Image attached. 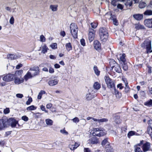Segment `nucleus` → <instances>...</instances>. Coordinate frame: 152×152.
Wrapping results in <instances>:
<instances>
[{"label": "nucleus", "instance_id": "f257e3e1", "mask_svg": "<svg viewBox=\"0 0 152 152\" xmlns=\"http://www.w3.org/2000/svg\"><path fill=\"white\" fill-rule=\"evenodd\" d=\"M106 131L103 128H95L93 129L92 134L94 136L101 137L106 135Z\"/></svg>", "mask_w": 152, "mask_h": 152}, {"label": "nucleus", "instance_id": "f03ea898", "mask_svg": "<svg viewBox=\"0 0 152 152\" xmlns=\"http://www.w3.org/2000/svg\"><path fill=\"white\" fill-rule=\"evenodd\" d=\"M99 36L102 41L105 42L108 37V32L107 30L104 28H101L99 30Z\"/></svg>", "mask_w": 152, "mask_h": 152}, {"label": "nucleus", "instance_id": "7ed1b4c3", "mask_svg": "<svg viewBox=\"0 0 152 152\" xmlns=\"http://www.w3.org/2000/svg\"><path fill=\"white\" fill-rule=\"evenodd\" d=\"M144 141L142 140L140 141V143L137 144L138 146L142 145V148L144 152H146L149 151L151 148V144L148 142H146L144 143Z\"/></svg>", "mask_w": 152, "mask_h": 152}, {"label": "nucleus", "instance_id": "20e7f679", "mask_svg": "<svg viewBox=\"0 0 152 152\" xmlns=\"http://www.w3.org/2000/svg\"><path fill=\"white\" fill-rule=\"evenodd\" d=\"M70 32L73 37L74 39L77 38L78 27L75 23H72L70 24Z\"/></svg>", "mask_w": 152, "mask_h": 152}, {"label": "nucleus", "instance_id": "39448f33", "mask_svg": "<svg viewBox=\"0 0 152 152\" xmlns=\"http://www.w3.org/2000/svg\"><path fill=\"white\" fill-rule=\"evenodd\" d=\"M30 70L31 72L28 71L24 77V79L26 80L35 75H38L39 73L38 70H34L31 69H30Z\"/></svg>", "mask_w": 152, "mask_h": 152}, {"label": "nucleus", "instance_id": "423d86ee", "mask_svg": "<svg viewBox=\"0 0 152 152\" xmlns=\"http://www.w3.org/2000/svg\"><path fill=\"white\" fill-rule=\"evenodd\" d=\"M104 79L107 87L109 88H112L114 84L112 80L107 76L104 77Z\"/></svg>", "mask_w": 152, "mask_h": 152}, {"label": "nucleus", "instance_id": "0eeeda50", "mask_svg": "<svg viewBox=\"0 0 152 152\" xmlns=\"http://www.w3.org/2000/svg\"><path fill=\"white\" fill-rule=\"evenodd\" d=\"M142 46L145 47L148 53L151 52V42L150 40L145 41L142 45Z\"/></svg>", "mask_w": 152, "mask_h": 152}, {"label": "nucleus", "instance_id": "6e6552de", "mask_svg": "<svg viewBox=\"0 0 152 152\" xmlns=\"http://www.w3.org/2000/svg\"><path fill=\"white\" fill-rule=\"evenodd\" d=\"M94 92L91 89H88L86 96V99L88 101L91 100L95 97L94 95Z\"/></svg>", "mask_w": 152, "mask_h": 152}, {"label": "nucleus", "instance_id": "1a4fd4ad", "mask_svg": "<svg viewBox=\"0 0 152 152\" xmlns=\"http://www.w3.org/2000/svg\"><path fill=\"white\" fill-rule=\"evenodd\" d=\"M14 75L13 74H8L5 76L3 78V80L7 82L12 81L14 80Z\"/></svg>", "mask_w": 152, "mask_h": 152}, {"label": "nucleus", "instance_id": "9d476101", "mask_svg": "<svg viewBox=\"0 0 152 152\" xmlns=\"http://www.w3.org/2000/svg\"><path fill=\"white\" fill-rule=\"evenodd\" d=\"M58 81L59 80L58 78L54 77L50 80L48 82V83L50 86H54L58 83Z\"/></svg>", "mask_w": 152, "mask_h": 152}, {"label": "nucleus", "instance_id": "9b49d317", "mask_svg": "<svg viewBox=\"0 0 152 152\" xmlns=\"http://www.w3.org/2000/svg\"><path fill=\"white\" fill-rule=\"evenodd\" d=\"M107 15H109L110 16V19L113 21V23L114 25H118V21L116 19L115 16L114 15L113 16L110 12H108L105 15L106 16Z\"/></svg>", "mask_w": 152, "mask_h": 152}, {"label": "nucleus", "instance_id": "f8f14e48", "mask_svg": "<svg viewBox=\"0 0 152 152\" xmlns=\"http://www.w3.org/2000/svg\"><path fill=\"white\" fill-rule=\"evenodd\" d=\"M8 122L12 128L15 127L17 124H18V121L13 118H9L8 120Z\"/></svg>", "mask_w": 152, "mask_h": 152}, {"label": "nucleus", "instance_id": "ddd939ff", "mask_svg": "<svg viewBox=\"0 0 152 152\" xmlns=\"http://www.w3.org/2000/svg\"><path fill=\"white\" fill-rule=\"evenodd\" d=\"M149 126L147 130L148 133L150 136L152 140V120H150L148 123Z\"/></svg>", "mask_w": 152, "mask_h": 152}, {"label": "nucleus", "instance_id": "4468645a", "mask_svg": "<svg viewBox=\"0 0 152 152\" xmlns=\"http://www.w3.org/2000/svg\"><path fill=\"white\" fill-rule=\"evenodd\" d=\"M144 23L146 26L149 28H152V19H145Z\"/></svg>", "mask_w": 152, "mask_h": 152}, {"label": "nucleus", "instance_id": "2eb2a0df", "mask_svg": "<svg viewBox=\"0 0 152 152\" xmlns=\"http://www.w3.org/2000/svg\"><path fill=\"white\" fill-rule=\"evenodd\" d=\"M21 57V55L19 54L15 55L13 54H9L7 55V58L10 60L16 59Z\"/></svg>", "mask_w": 152, "mask_h": 152}, {"label": "nucleus", "instance_id": "dca6fc26", "mask_svg": "<svg viewBox=\"0 0 152 152\" xmlns=\"http://www.w3.org/2000/svg\"><path fill=\"white\" fill-rule=\"evenodd\" d=\"M95 31L93 29H91L89 32L88 38L90 42L92 41L94 39Z\"/></svg>", "mask_w": 152, "mask_h": 152}, {"label": "nucleus", "instance_id": "f3484780", "mask_svg": "<svg viewBox=\"0 0 152 152\" xmlns=\"http://www.w3.org/2000/svg\"><path fill=\"white\" fill-rule=\"evenodd\" d=\"M6 123V121L3 120H0V131L2 130L4 128L7 127Z\"/></svg>", "mask_w": 152, "mask_h": 152}, {"label": "nucleus", "instance_id": "a211bd4d", "mask_svg": "<svg viewBox=\"0 0 152 152\" xmlns=\"http://www.w3.org/2000/svg\"><path fill=\"white\" fill-rule=\"evenodd\" d=\"M134 18L137 20H140L143 18V15L142 14H137L133 15Z\"/></svg>", "mask_w": 152, "mask_h": 152}, {"label": "nucleus", "instance_id": "6ab92c4d", "mask_svg": "<svg viewBox=\"0 0 152 152\" xmlns=\"http://www.w3.org/2000/svg\"><path fill=\"white\" fill-rule=\"evenodd\" d=\"M20 77H14L15 83L16 84H19L23 82L24 80L23 78H20Z\"/></svg>", "mask_w": 152, "mask_h": 152}, {"label": "nucleus", "instance_id": "aec40b11", "mask_svg": "<svg viewBox=\"0 0 152 152\" xmlns=\"http://www.w3.org/2000/svg\"><path fill=\"white\" fill-rule=\"evenodd\" d=\"M113 69L116 72L120 73L121 72V69L119 65L115 64V65L112 67Z\"/></svg>", "mask_w": 152, "mask_h": 152}, {"label": "nucleus", "instance_id": "412c9836", "mask_svg": "<svg viewBox=\"0 0 152 152\" xmlns=\"http://www.w3.org/2000/svg\"><path fill=\"white\" fill-rule=\"evenodd\" d=\"M125 56L126 55L124 53L122 54H120L117 55V58H119L120 60L123 63H124L126 61V60L125 58Z\"/></svg>", "mask_w": 152, "mask_h": 152}, {"label": "nucleus", "instance_id": "4be33fe9", "mask_svg": "<svg viewBox=\"0 0 152 152\" xmlns=\"http://www.w3.org/2000/svg\"><path fill=\"white\" fill-rule=\"evenodd\" d=\"M93 121L100 124L102 123L107 122L108 120L107 118H103L100 119H94Z\"/></svg>", "mask_w": 152, "mask_h": 152}, {"label": "nucleus", "instance_id": "5701e85b", "mask_svg": "<svg viewBox=\"0 0 152 152\" xmlns=\"http://www.w3.org/2000/svg\"><path fill=\"white\" fill-rule=\"evenodd\" d=\"M94 46L96 50H98L100 49L101 44L98 41H95L94 42Z\"/></svg>", "mask_w": 152, "mask_h": 152}, {"label": "nucleus", "instance_id": "b1692460", "mask_svg": "<svg viewBox=\"0 0 152 152\" xmlns=\"http://www.w3.org/2000/svg\"><path fill=\"white\" fill-rule=\"evenodd\" d=\"M23 71L22 70H19L16 71L14 74V77H20L23 73Z\"/></svg>", "mask_w": 152, "mask_h": 152}, {"label": "nucleus", "instance_id": "393cba45", "mask_svg": "<svg viewBox=\"0 0 152 152\" xmlns=\"http://www.w3.org/2000/svg\"><path fill=\"white\" fill-rule=\"evenodd\" d=\"M42 50L41 52L43 53H47V51L48 50V47L45 44H44L42 46Z\"/></svg>", "mask_w": 152, "mask_h": 152}, {"label": "nucleus", "instance_id": "a878e982", "mask_svg": "<svg viewBox=\"0 0 152 152\" xmlns=\"http://www.w3.org/2000/svg\"><path fill=\"white\" fill-rule=\"evenodd\" d=\"M105 149L107 152H113V148L110 146V144L106 145L105 146Z\"/></svg>", "mask_w": 152, "mask_h": 152}, {"label": "nucleus", "instance_id": "bb28decb", "mask_svg": "<svg viewBox=\"0 0 152 152\" xmlns=\"http://www.w3.org/2000/svg\"><path fill=\"white\" fill-rule=\"evenodd\" d=\"M134 135L139 136L140 134L134 131H131L129 132L127 134V136L128 137L130 138L131 136Z\"/></svg>", "mask_w": 152, "mask_h": 152}, {"label": "nucleus", "instance_id": "cd10ccee", "mask_svg": "<svg viewBox=\"0 0 152 152\" xmlns=\"http://www.w3.org/2000/svg\"><path fill=\"white\" fill-rule=\"evenodd\" d=\"M94 88L96 90H99L101 87L100 84L98 82H95L93 86Z\"/></svg>", "mask_w": 152, "mask_h": 152}, {"label": "nucleus", "instance_id": "c85d7f7f", "mask_svg": "<svg viewBox=\"0 0 152 152\" xmlns=\"http://www.w3.org/2000/svg\"><path fill=\"white\" fill-rule=\"evenodd\" d=\"M66 48V50L69 51L72 50V45L70 43H66L65 45Z\"/></svg>", "mask_w": 152, "mask_h": 152}, {"label": "nucleus", "instance_id": "c756f323", "mask_svg": "<svg viewBox=\"0 0 152 152\" xmlns=\"http://www.w3.org/2000/svg\"><path fill=\"white\" fill-rule=\"evenodd\" d=\"M93 69L95 74L97 76H99L100 75V71L99 70L97 66H94Z\"/></svg>", "mask_w": 152, "mask_h": 152}, {"label": "nucleus", "instance_id": "7c9ffc66", "mask_svg": "<svg viewBox=\"0 0 152 152\" xmlns=\"http://www.w3.org/2000/svg\"><path fill=\"white\" fill-rule=\"evenodd\" d=\"M144 104L147 107H151L152 106V100L150 99L145 102L144 103Z\"/></svg>", "mask_w": 152, "mask_h": 152}, {"label": "nucleus", "instance_id": "2f4dec72", "mask_svg": "<svg viewBox=\"0 0 152 152\" xmlns=\"http://www.w3.org/2000/svg\"><path fill=\"white\" fill-rule=\"evenodd\" d=\"M46 124L48 126H52L53 124V121L50 119H47L45 121Z\"/></svg>", "mask_w": 152, "mask_h": 152}, {"label": "nucleus", "instance_id": "473e14b6", "mask_svg": "<svg viewBox=\"0 0 152 152\" xmlns=\"http://www.w3.org/2000/svg\"><path fill=\"white\" fill-rule=\"evenodd\" d=\"M58 6L57 5H51L50 6V9L52 11H56L57 10Z\"/></svg>", "mask_w": 152, "mask_h": 152}, {"label": "nucleus", "instance_id": "72a5a7b5", "mask_svg": "<svg viewBox=\"0 0 152 152\" xmlns=\"http://www.w3.org/2000/svg\"><path fill=\"white\" fill-rule=\"evenodd\" d=\"M108 144H110L108 142V138H105L103 140L101 143V144L102 146H104L105 145H107Z\"/></svg>", "mask_w": 152, "mask_h": 152}, {"label": "nucleus", "instance_id": "f704fd0d", "mask_svg": "<svg viewBox=\"0 0 152 152\" xmlns=\"http://www.w3.org/2000/svg\"><path fill=\"white\" fill-rule=\"evenodd\" d=\"M45 94V91L41 90L39 93L37 99H40L42 98V95Z\"/></svg>", "mask_w": 152, "mask_h": 152}, {"label": "nucleus", "instance_id": "c9c22d12", "mask_svg": "<svg viewBox=\"0 0 152 152\" xmlns=\"http://www.w3.org/2000/svg\"><path fill=\"white\" fill-rule=\"evenodd\" d=\"M98 142V140L96 137H94L92 138L91 140V143L92 144H96Z\"/></svg>", "mask_w": 152, "mask_h": 152}, {"label": "nucleus", "instance_id": "e433bc0d", "mask_svg": "<svg viewBox=\"0 0 152 152\" xmlns=\"http://www.w3.org/2000/svg\"><path fill=\"white\" fill-rule=\"evenodd\" d=\"M37 107L34 106V105H31L28 107L26 108V110L28 111L33 110H36Z\"/></svg>", "mask_w": 152, "mask_h": 152}, {"label": "nucleus", "instance_id": "4c0bfd02", "mask_svg": "<svg viewBox=\"0 0 152 152\" xmlns=\"http://www.w3.org/2000/svg\"><path fill=\"white\" fill-rule=\"evenodd\" d=\"M144 14L146 15H152V10H147L144 13Z\"/></svg>", "mask_w": 152, "mask_h": 152}, {"label": "nucleus", "instance_id": "58836bf2", "mask_svg": "<svg viewBox=\"0 0 152 152\" xmlns=\"http://www.w3.org/2000/svg\"><path fill=\"white\" fill-rule=\"evenodd\" d=\"M146 5L147 4L145 2H141L139 4V7L140 8L142 9L145 7Z\"/></svg>", "mask_w": 152, "mask_h": 152}, {"label": "nucleus", "instance_id": "ea45409f", "mask_svg": "<svg viewBox=\"0 0 152 152\" xmlns=\"http://www.w3.org/2000/svg\"><path fill=\"white\" fill-rule=\"evenodd\" d=\"M137 144L135 146V149H134V152H143V151H142L141 148L140 147H137Z\"/></svg>", "mask_w": 152, "mask_h": 152}, {"label": "nucleus", "instance_id": "a19ab883", "mask_svg": "<svg viewBox=\"0 0 152 152\" xmlns=\"http://www.w3.org/2000/svg\"><path fill=\"white\" fill-rule=\"evenodd\" d=\"M115 94L116 97L117 98H120L121 96V94L119 93L118 91L115 89Z\"/></svg>", "mask_w": 152, "mask_h": 152}, {"label": "nucleus", "instance_id": "79ce46f5", "mask_svg": "<svg viewBox=\"0 0 152 152\" xmlns=\"http://www.w3.org/2000/svg\"><path fill=\"white\" fill-rule=\"evenodd\" d=\"M50 47L53 49H55L57 48V45L56 43H53L50 45Z\"/></svg>", "mask_w": 152, "mask_h": 152}, {"label": "nucleus", "instance_id": "37998d69", "mask_svg": "<svg viewBox=\"0 0 152 152\" xmlns=\"http://www.w3.org/2000/svg\"><path fill=\"white\" fill-rule=\"evenodd\" d=\"M125 5L127 6H131L132 5V1L130 0H127V1L125 3Z\"/></svg>", "mask_w": 152, "mask_h": 152}, {"label": "nucleus", "instance_id": "c03bdc74", "mask_svg": "<svg viewBox=\"0 0 152 152\" xmlns=\"http://www.w3.org/2000/svg\"><path fill=\"white\" fill-rule=\"evenodd\" d=\"M40 40L42 42H45L46 41V39L43 35H42L40 36Z\"/></svg>", "mask_w": 152, "mask_h": 152}, {"label": "nucleus", "instance_id": "a18cd8bd", "mask_svg": "<svg viewBox=\"0 0 152 152\" xmlns=\"http://www.w3.org/2000/svg\"><path fill=\"white\" fill-rule=\"evenodd\" d=\"M118 0H113L111 1V4L114 6H115L118 5Z\"/></svg>", "mask_w": 152, "mask_h": 152}, {"label": "nucleus", "instance_id": "49530a36", "mask_svg": "<svg viewBox=\"0 0 152 152\" xmlns=\"http://www.w3.org/2000/svg\"><path fill=\"white\" fill-rule=\"evenodd\" d=\"M124 64L123 65V68L125 71H126L128 69V66L126 63L124 62L123 63Z\"/></svg>", "mask_w": 152, "mask_h": 152}, {"label": "nucleus", "instance_id": "de8ad7c7", "mask_svg": "<svg viewBox=\"0 0 152 152\" xmlns=\"http://www.w3.org/2000/svg\"><path fill=\"white\" fill-rule=\"evenodd\" d=\"M135 28L137 29H140L144 28V26L142 25L139 24L137 25V26H136Z\"/></svg>", "mask_w": 152, "mask_h": 152}, {"label": "nucleus", "instance_id": "09e8293b", "mask_svg": "<svg viewBox=\"0 0 152 152\" xmlns=\"http://www.w3.org/2000/svg\"><path fill=\"white\" fill-rule=\"evenodd\" d=\"M32 101V99L31 97H29L28 100L26 102V104L29 105L31 103Z\"/></svg>", "mask_w": 152, "mask_h": 152}, {"label": "nucleus", "instance_id": "8fccbe9b", "mask_svg": "<svg viewBox=\"0 0 152 152\" xmlns=\"http://www.w3.org/2000/svg\"><path fill=\"white\" fill-rule=\"evenodd\" d=\"M10 112V110L8 108H6L4 110V113L5 114L9 113Z\"/></svg>", "mask_w": 152, "mask_h": 152}, {"label": "nucleus", "instance_id": "3c124183", "mask_svg": "<svg viewBox=\"0 0 152 152\" xmlns=\"http://www.w3.org/2000/svg\"><path fill=\"white\" fill-rule=\"evenodd\" d=\"M72 120L73 122L75 123H78L79 121V119L77 117H75L74 118L72 119Z\"/></svg>", "mask_w": 152, "mask_h": 152}, {"label": "nucleus", "instance_id": "603ef678", "mask_svg": "<svg viewBox=\"0 0 152 152\" xmlns=\"http://www.w3.org/2000/svg\"><path fill=\"white\" fill-rule=\"evenodd\" d=\"M74 145L69 144V147L70 149L72 150H74L76 149L75 147V146Z\"/></svg>", "mask_w": 152, "mask_h": 152}, {"label": "nucleus", "instance_id": "864d4df0", "mask_svg": "<svg viewBox=\"0 0 152 152\" xmlns=\"http://www.w3.org/2000/svg\"><path fill=\"white\" fill-rule=\"evenodd\" d=\"M91 26L92 28H95L97 27V24L96 23L93 22L91 23Z\"/></svg>", "mask_w": 152, "mask_h": 152}, {"label": "nucleus", "instance_id": "5fc2aeb1", "mask_svg": "<svg viewBox=\"0 0 152 152\" xmlns=\"http://www.w3.org/2000/svg\"><path fill=\"white\" fill-rule=\"evenodd\" d=\"M80 42L81 45L84 46L85 45L86 43L84 39H82L80 40Z\"/></svg>", "mask_w": 152, "mask_h": 152}, {"label": "nucleus", "instance_id": "6e6d98bb", "mask_svg": "<svg viewBox=\"0 0 152 152\" xmlns=\"http://www.w3.org/2000/svg\"><path fill=\"white\" fill-rule=\"evenodd\" d=\"M40 109L42 111H45V113H48V111L45 110V106L43 105H41L40 106Z\"/></svg>", "mask_w": 152, "mask_h": 152}, {"label": "nucleus", "instance_id": "4d7b16f0", "mask_svg": "<svg viewBox=\"0 0 152 152\" xmlns=\"http://www.w3.org/2000/svg\"><path fill=\"white\" fill-rule=\"evenodd\" d=\"M60 132L62 134L65 135H67L68 132H66L64 129H63L60 130Z\"/></svg>", "mask_w": 152, "mask_h": 152}, {"label": "nucleus", "instance_id": "13d9d810", "mask_svg": "<svg viewBox=\"0 0 152 152\" xmlns=\"http://www.w3.org/2000/svg\"><path fill=\"white\" fill-rule=\"evenodd\" d=\"M16 96L17 98L20 99L22 98L23 96V94H16Z\"/></svg>", "mask_w": 152, "mask_h": 152}, {"label": "nucleus", "instance_id": "bf43d9fd", "mask_svg": "<svg viewBox=\"0 0 152 152\" xmlns=\"http://www.w3.org/2000/svg\"><path fill=\"white\" fill-rule=\"evenodd\" d=\"M123 6L121 4H118L117 5V7L118 9L122 10L123 9Z\"/></svg>", "mask_w": 152, "mask_h": 152}, {"label": "nucleus", "instance_id": "052dcab7", "mask_svg": "<svg viewBox=\"0 0 152 152\" xmlns=\"http://www.w3.org/2000/svg\"><path fill=\"white\" fill-rule=\"evenodd\" d=\"M39 114H40L39 113L33 114L34 116L36 118H38L40 117Z\"/></svg>", "mask_w": 152, "mask_h": 152}, {"label": "nucleus", "instance_id": "680f3d73", "mask_svg": "<svg viewBox=\"0 0 152 152\" xmlns=\"http://www.w3.org/2000/svg\"><path fill=\"white\" fill-rule=\"evenodd\" d=\"M21 118L23 120L26 121H27L28 119V117L25 115L22 116Z\"/></svg>", "mask_w": 152, "mask_h": 152}, {"label": "nucleus", "instance_id": "e2e57ef3", "mask_svg": "<svg viewBox=\"0 0 152 152\" xmlns=\"http://www.w3.org/2000/svg\"><path fill=\"white\" fill-rule=\"evenodd\" d=\"M14 19L13 17H12L10 20V23L11 24H13L14 23Z\"/></svg>", "mask_w": 152, "mask_h": 152}, {"label": "nucleus", "instance_id": "0e129e2a", "mask_svg": "<svg viewBox=\"0 0 152 152\" xmlns=\"http://www.w3.org/2000/svg\"><path fill=\"white\" fill-rule=\"evenodd\" d=\"M83 151L84 152H91V151L88 148H85L84 149Z\"/></svg>", "mask_w": 152, "mask_h": 152}, {"label": "nucleus", "instance_id": "69168bd1", "mask_svg": "<svg viewBox=\"0 0 152 152\" xmlns=\"http://www.w3.org/2000/svg\"><path fill=\"white\" fill-rule=\"evenodd\" d=\"M54 72V69L52 68H50L49 69V72L50 73H53Z\"/></svg>", "mask_w": 152, "mask_h": 152}, {"label": "nucleus", "instance_id": "338daca9", "mask_svg": "<svg viewBox=\"0 0 152 152\" xmlns=\"http://www.w3.org/2000/svg\"><path fill=\"white\" fill-rule=\"evenodd\" d=\"M54 66L55 68L58 69L60 68V66L58 64H56L54 65Z\"/></svg>", "mask_w": 152, "mask_h": 152}, {"label": "nucleus", "instance_id": "774afa93", "mask_svg": "<svg viewBox=\"0 0 152 152\" xmlns=\"http://www.w3.org/2000/svg\"><path fill=\"white\" fill-rule=\"evenodd\" d=\"M56 56H55L53 55H50V58L51 59H54L56 58Z\"/></svg>", "mask_w": 152, "mask_h": 152}]
</instances>
